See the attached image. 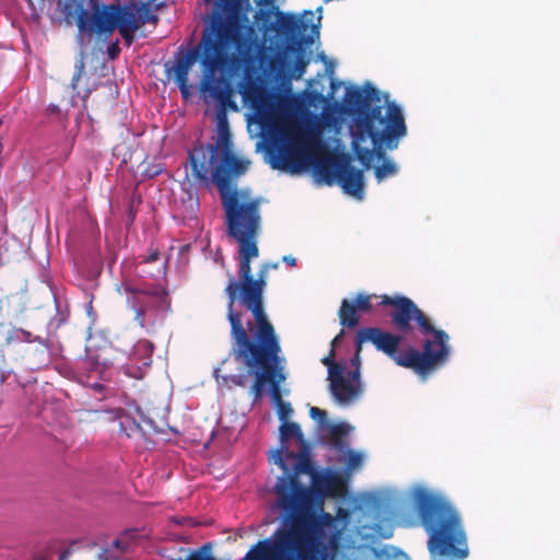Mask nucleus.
<instances>
[{
  "label": "nucleus",
  "instance_id": "2f4dec72",
  "mask_svg": "<svg viewBox=\"0 0 560 560\" xmlns=\"http://www.w3.org/2000/svg\"><path fill=\"white\" fill-rule=\"evenodd\" d=\"M119 48L117 44L112 45L108 49L110 57L114 58Z\"/></svg>",
  "mask_w": 560,
  "mask_h": 560
},
{
  "label": "nucleus",
  "instance_id": "4468645a",
  "mask_svg": "<svg viewBox=\"0 0 560 560\" xmlns=\"http://www.w3.org/2000/svg\"><path fill=\"white\" fill-rule=\"evenodd\" d=\"M124 294L126 295L127 306L133 313V320L140 327H144V314L152 305V295L130 285L124 287Z\"/></svg>",
  "mask_w": 560,
  "mask_h": 560
},
{
  "label": "nucleus",
  "instance_id": "1a4fd4ad",
  "mask_svg": "<svg viewBox=\"0 0 560 560\" xmlns=\"http://www.w3.org/2000/svg\"><path fill=\"white\" fill-rule=\"evenodd\" d=\"M255 342L249 340V349L242 351V346L237 340H234L233 353L236 359H244L248 368H259L260 370L255 371V382L250 387V394L255 398H259L262 394L264 387L267 383H270L272 390L273 384L280 386V383L285 380L283 373L284 358L280 357L281 351L278 336L275 334L277 350L267 351L262 347V343L257 338V331L255 332Z\"/></svg>",
  "mask_w": 560,
  "mask_h": 560
},
{
  "label": "nucleus",
  "instance_id": "ddd939ff",
  "mask_svg": "<svg viewBox=\"0 0 560 560\" xmlns=\"http://www.w3.org/2000/svg\"><path fill=\"white\" fill-rule=\"evenodd\" d=\"M372 158L369 163H364L358 155L357 159L365 168H370L375 161L381 162L374 167V175L377 183H382L387 178L394 177L399 172L398 164L392 159L385 155L384 150H390L385 145H375L372 149Z\"/></svg>",
  "mask_w": 560,
  "mask_h": 560
},
{
  "label": "nucleus",
  "instance_id": "7ed1b4c3",
  "mask_svg": "<svg viewBox=\"0 0 560 560\" xmlns=\"http://www.w3.org/2000/svg\"><path fill=\"white\" fill-rule=\"evenodd\" d=\"M248 0H215L200 43L179 47L166 70H305L311 61H320L324 70H335L336 59L318 51L322 7L302 14L260 9L256 19L273 36L260 42L245 13Z\"/></svg>",
  "mask_w": 560,
  "mask_h": 560
},
{
  "label": "nucleus",
  "instance_id": "cd10ccee",
  "mask_svg": "<svg viewBox=\"0 0 560 560\" xmlns=\"http://www.w3.org/2000/svg\"><path fill=\"white\" fill-rule=\"evenodd\" d=\"M352 430H353V428L346 422H341V423H338V424H335L331 427L332 433H335L337 435H346Z\"/></svg>",
  "mask_w": 560,
  "mask_h": 560
},
{
  "label": "nucleus",
  "instance_id": "f8f14e48",
  "mask_svg": "<svg viewBox=\"0 0 560 560\" xmlns=\"http://www.w3.org/2000/svg\"><path fill=\"white\" fill-rule=\"evenodd\" d=\"M40 11H46L52 23H71L79 16L83 0H37Z\"/></svg>",
  "mask_w": 560,
  "mask_h": 560
},
{
  "label": "nucleus",
  "instance_id": "c756f323",
  "mask_svg": "<svg viewBox=\"0 0 560 560\" xmlns=\"http://www.w3.org/2000/svg\"><path fill=\"white\" fill-rule=\"evenodd\" d=\"M282 261L294 267L296 265V259L292 255H284L282 257Z\"/></svg>",
  "mask_w": 560,
  "mask_h": 560
},
{
  "label": "nucleus",
  "instance_id": "5701e85b",
  "mask_svg": "<svg viewBox=\"0 0 560 560\" xmlns=\"http://www.w3.org/2000/svg\"><path fill=\"white\" fill-rule=\"evenodd\" d=\"M153 352V343L149 340H140L135 346V355L142 362L143 365L151 364V355Z\"/></svg>",
  "mask_w": 560,
  "mask_h": 560
},
{
  "label": "nucleus",
  "instance_id": "2eb2a0df",
  "mask_svg": "<svg viewBox=\"0 0 560 560\" xmlns=\"http://www.w3.org/2000/svg\"><path fill=\"white\" fill-rule=\"evenodd\" d=\"M98 72H74L71 78V90L85 101L98 84Z\"/></svg>",
  "mask_w": 560,
  "mask_h": 560
},
{
  "label": "nucleus",
  "instance_id": "f03ea898",
  "mask_svg": "<svg viewBox=\"0 0 560 560\" xmlns=\"http://www.w3.org/2000/svg\"><path fill=\"white\" fill-rule=\"evenodd\" d=\"M276 474L273 506L280 512V526L257 542L287 560H335L354 548V544L374 528L383 513L366 503V497L382 487L352 500L350 506L325 511L326 499L341 495V476L334 468L315 470L308 457L269 456Z\"/></svg>",
  "mask_w": 560,
  "mask_h": 560
},
{
  "label": "nucleus",
  "instance_id": "f257e3e1",
  "mask_svg": "<svg viewBox=\"0 0 560 560\" xmlns=\"http://www.w3.org/2000/svg\"><path fill=\"white\" fill-rule=\"evenodd\" d=\"M304 73L203 72L199 91L205 100L218 103L217 122L222 112L238 110L235 96H242L243 103L254 112L253 121L260 128L272 168L296 174L313 167L318 183L338 184L345 194L361 201L365 196L363 171L352 165L350 154H332L341 148L342 115L352 117V151L369 163L375 145H385L392 151L407 136L402 107L371 83L359 86L336 80L335 72H317L319 78L328 77L329 91L326 95L312 91L306 95V102L310 106L320 107L322 113L302 115L293 129L276 118L281 98L268 93L255 74L298 80Z\"/></svg>",
  "mask_w": 560,
  "mask_h": 560
},
{
  "label": "nucleus",
  "instance_id": "a878e982",
  "mask_svg": "<svg viewBox=\"0 0 560 560\" xmlns=\"http://www.w3.org/2000/svg\"><path fill=\"white\" fill-rule=\"evenodd\" d=\"M310 417L316 421L320 427L327 425V412L318 407L310 409Z\"/></svg>",
  "mask_w": 560,
  "mask_h": 560
},
{
  "label": "nucleus",
  "instance_id": "f704fd0d",
  "mask_svg": "<svg viewBox=\"0 0 560 560\" xmlns=\"http://www.w3.org/2000/svg\"><path fill=\"white\" fill-rule=\"evenodd\" d=\"M121 289H122V287H120V285H117V287H116V290H117V292H118L119 294H122Z\"/></svg>",
  "mask_w": 560,
  "mask_h": 560
},
{
  "label": "nucleus",
  "instance_id": "4be33fe9",
  "mask_svg": "<svg viewBox=\"0 0 560 560\" xmlns=\"http://www.w3.org/2000/svg\"><path fill=\"white\" fill-rule=\"evenodd\" d=\"M136 417L137 419H132V424L135 427V430H138L139 433L145 435L151 432L156 431V425L154 421L144 415L140 409H136Z\"/></svg>",
  "mask_w": 560,
  "mask_h": 560
},
{
  "label": "nucleus",
  "instance_id": "393cba45",
  "mask_svg": "<svg viewBox=\"0 0 560 560\" xmlns=\"http://www.w3.org/2000/svg\"><path fill=\"white\" fill-rule=\"evenodd\" d=\"M132 419H137L136 413H126L119 417L120 431L124 432L127 436H132L138 432V430H135Z\"/></svg>",
  "mask_w": 560,
  "mask_h": 560
},
{
  "label": "nucleus",
  "instance_id": "6e6552de",
  "mask_svg": "<svg viewBox=\"0 0 560 560\" xmlns=\"http://www.w3.org/2000/svg\"><path fill=\"white\" fill-rule=\"evenodd\" d=\"M91 11L80 5L77 26L80 35L88 37L108 38L115 30L130 46L135 42V35L143 25L156 24V14L160 3L154 0L145 2H129L103 4L98 0H91Z\"/></svg>",
  "mask_w": 560,
  "mask_h": 560
},
{
  "label": "nucleus",
  "instance_id": "72a5a7b5",
  "mask_svg": "<svg viewBox=\"0 0 560 560\" xmlns=\"http://www.w3.org/2000/svg\"><path fill=\"white\" fill-rule=\"evenodd\" d=\"M92 387L95 389V390H101L103 388V385L102 384H98V383H94L92 385Z\"/></svg>",
  "mask_w": 560,
  "mask_h": 560
},
{
  "label": "nucleus",
  "instance_id": "412c9836",
  "mask_svg": "<svg viewBox=\"0 0 560 560\" xmlns=\"http://www.w3.org/2000/svg\"><path fill=\"white\" fill-rule=\"evenodd\" d=\"M136 417L137 419H132V424L135 427V430H138L139 433L145 435L151 432L156 431V425L154 421L144 415L140 409H136Z\"/></svg>",
  "mask_w": 560,
  "mask_h": 560
},
{
  "label": "nucleus",
  "instance_id": "4c0bfd02",
  "mask_svg": "<svg viewBox=\"0 0 560 560\" xmlns=\"http://www.w3.org/2000/svg\"><path fill=\"white\" fill-rule=\"evenodd\" d=\"M203 1H205V3H209V2H211V0H203Z\"/></svg>",
  "mask_w": 560,
  "mask_h": 560
},
{
  "label": "nucleus",
  "instance_id": "aec40b11",
  "mask_svg": "<svg viewBox=\"0 0 560 560\" xmlns=\"http://www.w3.org/2000/svg\"><path fill=\"white\" fill-rule=\"evenodd\" d=\"M138 537L136 529H127L114 540L113 546L118 553L128 552L132 545L137 542Z\"/></svg>",
  "mask_w": 560,
  "mask_h": 560
},
{
  "label": "nucleus",
  "instance_id": "39448f33",
  "mask_svg": "<svg viewBox=\"0 0 560 560\" xmlns=\"http://www.w3.org/2000/svg\"><path fill=\"white\" fill-rule=\"evenodd\" d=\"M366 503L383 513V518L374 523V528L354 544V548L342 558L335 560H410L408 555L393 545L375 548L381 539L392 538L396 526L402 528L423 527L428 535V550L431 560L436 556L430 549L434 532L447 533L451 528L468 538L458 509L440 488L424 481H416L407 487H387L366 497Z\"/></svg>",
  "mask_w": 560,
  "mask_h": 560
},
{
  "label": "nucleus",
  "instance_id": "bb28decb",
  "mask_svg": "<svg viewBox=\"0 0 560 560\" xmlns=\"http://www.w3.org/2000/svg\"><path fill=\"white\" fill-rule=\"evenodd\" d=\"M279 262H264L261 264L258 276H260L261 280L267 282V276L270 269H278Z\"/></svg>",
  "mask_w": 560,
  "mask_h": 560
},
{
  "label": "nucleus",
  "instance_id": "a211bd4d",
  "mask_svg": "<svg viewBox=\"0 0 560 560\" xmlns=\"http://www.w3.org/2000/svg\"><path fill=\"white\" fill-rule=\"evenodd\" d=\"M188 73L189 72H165L166 81H173L176 85H178L183 97L189 98L194 91V85L188 83Z\"/></svg>",
  "mask_w": 560,
  "mask_h": 560
},
{
  "label": "nucleus",
  "instance_id": "473e14b6",
  "mask_svg": "<svg viewBox=\"0 0 560 560\" xmlns=\"http://www.w3.org/2000/svg\"><path fill=\"white\" fill-rule=\"evenodd\" d=\"M159 256H160V254H159L158 252H154V253H152V254L149 256V260H150V261L158 260V259H159Z\"/></svg>",
  "mask_w": 560,
  "mask_h": 560
},
{
  "label": "nucleus",
  "instance_id": "9d476101",
  "mask_svg": "<svg viewBox=\"0 0 560 560\" xmlns=\"http://www.w3.org/2000/svg\"><path fill=\"white\" fill-rule=\"evenodd\" d=\"M430 549L436 560H465L469 556L464 535L451 528L447 533L434 532L430 540Z\"/></svg>",
  "mask_w": 560,
  "mask_h": 560
},
{
  "label": "nucleus",
  "instance_id": "b1692460",
  "mask_svg": "<svg viewBox=\"0 0 560 560\" xmlns=\"http://www.w3.org/2000/svg\"><path fill=\"white\" fill-rule=\"evenodd\" d=\"M342 462L346 465L347 471H355L362 467L364 462V454L350 450L345 454Z\"/></svg>",
  "mask_w": 560,
  "mask_h": 560
},
{
  "label": "nucleus",
  "instance_id": "0eeeda50",
  "mask_svg": "<svg viewBox=\"0 0 560 560\" xmlns=\"http://www.w3.org/2000/svg\"><path fill=\"white\" fill-rule=\"evenodd\" d=\"M382 304L395 308L390 313L392 323L405 336H412L411 322L417 324L420 334L423 336L422 350L410 348L408 369L412 370L421 381H427L450 359L452 347L448 334L436 328L431 318L409 298L400 294L383 295Z\"/></svg>",
  "mask_w": 560,
  "mask_h": 560
},
{
  "label": "nucleus",
  "instance_id": "20e7f679",
  "mask_svg": "<svg viewBox=\"0 0 560 560\" xmlns=\"http://www.w3.org/2000/svg\"><path fill=\"white\" fill-rule=\"evenodd\" d=\"M214 142L206 147H195L189 152V163L192 176L200 182L211 177L218 187L229 234L240 244V278L237 282L231 279L225 292L229 296L228 317L231 325L232 338L242 346V351L248 350L249 338L244 327L242 315L234 310V303L240 300L255 318L257 338L267 351L278 349L275 328L268 320L262 306V292L266 281L252 273V259L259 256L257 237L260 232L261 197L253 196L248 188H238L237 179L245 175L252 164L250 160L234 149L228 114L223 112L218 117Z\"/></svg>",
  "mask_w": 560,
  "mask_h": 560
},
{
  "label": "nucleus",
  "instance_id": "c85d7f7f",
  "mask_svg": "<svg viewBox=\"0 0 560 560\" xmlns=\"http://www.w3.org/2000/svg\"><path fill=\"white\" fill-rule=\"evenodd\" d=\"M97 559L98 560H116L118 559V556L113 553L110 550L108 549H103L98 555H97Z\"/></svg>",
  "mask_w": 560,
  "mask_h": 560
},
{
  "label": "nucleus",
  "instance_id": "dca6fc26",
  "mask_svg": "<svg viewBox=\"0 0 560 560\" xmlns=\"http://www.w3.org/2000/svg\"><path fill=\"white\" fill-rule=\"evenodd\" d=\"M292 439H295L301 444L304 443L301 427L296 422H282L280 427L281 447L278 451H281L283 456H288L291 453L285 443ZM292 454L295 455L293 452Z\"/></svg>",
  "mask_w": 560,
  "mask_h": 560
},
{
  "label": "nucleus",
  "instance_id": "9b49d317",
  "mask_svg": "<svg viewBox=\"0 0 560 560\" xmlns=\"http://www.w3.org/2000/svg\"><path fill=\"white\" fill-rule=\"evenodd\" d=\"M374 294L359 292L355 295L343 299L338 311L340 325L347 328H354L359 324V313H368L372 310Z\"/></svg>",
  "mask_w": 560,
  "mask_h": 560
},
{
  "label": "nucleus",
  "instance_id": "6ab92c4d",
  "mask_svg": "<svg viewBox=\"0 0 560 560\" xmlns=\"http://www.w3.org/2000/svg\"><path fill=\"white\" fill-rule=\"evenodd\" d=\"M221 368L218 366L213 371V376L218 383L219 386H225V387H232L241 386L245 387L247 382V375L242 373L237 375H220Z\"/></svg>",
  "mask_w": 560,
  "mask_h": 560
},
{
  "label": "nucleus",
  "instance_id": "423d86ee",
  "mask_svg": "<svg viewBox=\"0 0 560 560\" xmlns=\"http://www.w3.org/2000/svg\"><path fill=\"white\" fill-rule=\"evenodd\" d=\"M341 330L332 340L328 355L322 359V363L328 368L329 389L335 402L341 407H349L359 401L365 390L361 378V357L363 343H372L377 351L385 353L397 365L408 369L410 364V348L398 351L399 345L410 336L392 334L377 327L362 328L357 334L355 355L343 363H335V347L341 341Z\"/></svg>",
  "mask_w": 560,
  "mask_h": 560
},
{
  "label": "nucleus",
  "instance_id": "e433bc0d",
  "mask_svg": "<svg viewBox=\"0 0 560 560\" xmlns=\"http://www.w3.org/2000/svg\"><path fill=\"white\" fill-rule=\"evenodd\" d=\"M268 3L273 4V0H267Z\"/></svg>",
  "mask_w": 560,
  "mask_h": 560
},
{
  "label": "nucleus",
  "instance_id": "7c9ffc66",
  "mask_svg": "<svg viewBox=\"0 0 560 560\" xmlns=\"http://www.w3.org/2000/svg\"><path fill=\"white\" fill-rule=\"evenodd\" d=\"M71 553H72V550L70 548L65 549L63 551H61V553L59 556V560H68L69 557L71 556Z\"/></svg>",
  "mask_w": 560,
  "mask_h": 560
},
{
  "label": "nucleus",
  "instance_id": "f3484780",
  "mask_svg": "<svg viewBox=\"0 0 560 560\" xmlns=\"http://www.w3.org/2000/svg\"><path fill=\"white\" fill-rule=\"evenodd\" d=\"M271 397L277 405V412L280 421L288 422V418L292 415L293 409L290 402L282 400L280 386L273 384L271 390Z\"/></svg>",
  "mask_w": 560,
  "mask_h": 560
},
{
  "label": "nucleus",
  "instance_id": "c9c22d12",
  "mask_svg": "<svg viewBox=\"0 0 560 560\" xmlns=\"http://www.w3.org/2000/svg\"><path fill=\"white\" fill-rule=\"evenodd\" d=\"M50 110H51V113L56 112L57 110V106L56 105H51L50 106Z\"/></svg>",
  "mask_w": 560,
  "mask_h": 560
}]
</instances>
